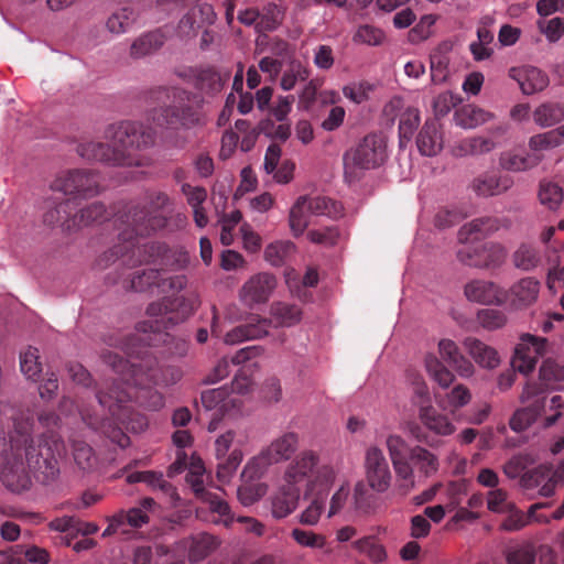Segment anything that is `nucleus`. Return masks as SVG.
<instances>
[{
    "mask_svg": "<svg viewBox=\"0 0 564 564\" xmlns=\"http://www.w3.org/2000/svg\"><path fill=\"white\" fill-rule=\"evenodd\" d=\"M11 412L13 431L6 437L0 426V468L3 485L12 492L29 490L32 480L29 471L43 485H50L59 476L57 455L62 447L59 437L53 433H44L36 441L32 436L34 419L30 411H17L9 404L3 406L1 414Z\"/></svg>",
    "mask_w": 564,
    "mask_h": 564,
    "instance_id": "nucleus-1",
    "label": "nucleus"
},
{
    "mask_svg": "<svg viewBox=\"0 0 564 564\" xmlns=\"http://www.w3.org/2000/svg\"><path fill=\"white\" fill-rule=\"evenodd\" d=\"M170 203L167 194L156 192L150 194L144 202H131L119 209L116 221L119 223L118 239L120 243L97 259V268L104 270L117 261L128 268L142 263H154L160 269L169 265L171 250L165 243L150 242L137 246L135 240L165 228L169 219L165 209Z\"/></svg>",
    "mask_w": 564,
    "mask_h": 564,
    "instance_id": "nucleus-2",
    "label": "nucleus"
},
{
    "mask_svg": "<svg viewBox=\"0 0 564 564\" xmlns=\"http://www.w3.org/2000/svg\"><path fill=\"white\" fill-rule=\"evenodd\" d=\"M138 361H130L117 352L102 351L101 359L119 377L132 383L135 400L140 406L159 411L164 406V397L154 387H166L181 379V371L174 367L160 366L156 357L147 348L134 349Z\"/></svg>",
    "mask_w": 564,
    "mask_h": 564,
    "instance_id": "nucleus-3",
    "label": "nucleus"
},
{
    "mask_svg": "<svg viewBox=\"0 0 564 564\" xmlns=\"http://www.w3.org/2000/svg\"><path fill=\"white\" fill-rule=\"evenodd\" d=\"M194 305L193 301H187L183 296H164L160 301L149 304L147 313L156 319L139 323L137 330L141 334H133L130 337L109 335L104 340L108 346L120 347L128 356H132L135 341L149 347L165 343L169 334L163 329L167 328V324H176L180 315L184 317L185 314L192 313L195 308Z\"/></svg>",
    "mask_w": 564,
    "mask_h": 564,
    "instance_id": "nucleus-4",
    "label": "nucleus"
},
{
    "mask_svg": "<svg viewBox=\"0 0 564 564\" xmlns=\"http://www.w3.org/2000/svg\"><path fill=\"white\" fill-rule=\"evenodd\" d=\"M156 99L165 98L169 105L153 108L150 120L159 127L191 130L206 124L202 100L195 94L177 87H159L152 91Z\"/></svg>",
    "mask_w": 564,
    "mask_h": 564,
    "instance_id": "nucleus-5",
    "label": "nucleus"
},
{
    "mask_svg": "<svg viewBox=\"0 0 564 564\" xmlns=\"http://www.w3.org/2000/svg\"><path fill=\"white\" fill-rule=\"evenodd\" d=\"M131 388L133 386L128 379L118 377L107 391L98 389L96 397L100 406L108 409L111 417L124 424L131 432L140 433L148 427L149 422L145 415L129 411L128 403L134 402L140 405L135 400V392Z\"/></svg>",
    "mask_w": 564,
    "mask_h": 564,
    "instance_id": "nucleus-6",
    "label": "nucleus"
},
{
    "mask_svg": "<svg viewBox=\"0 0 564 564\" xmlns=\"http://www.w3.org/2000/svg\"><path fill=\"white\" fill-rule=\"evenodd\" d=\"M386 149L383 137L371 133L366 135L356 148L346 151L343 156L346 182L355 183L367 170L380 166L387 158Z\"/></svg>",
    "mask_w": 564,
    "mask_h": 564,
    "instance_id": "nucleus-7",
    "label": "nucleus"
},
{
    "mask_svg": "<svg viewBox=\"0 0 564 564\" xmlns=\"http://www.w3.org/2000/svg\"><path fill=\"white\" fill-rule=\"evenodd\" d=\"M105 139L111 142L113 149L133 156H143L138 152L151 148L155 142V134L150 128L127 120L109 124L105 130Z\"/></svg>",
    "mask_w": 564,
    "mask_h": 564,
    "instance_id": "nucleus-8",
    "label": "nucleus"
},
{
    "mask_svg": "<svg viewBox=\"0 0 564 564\" xmlns=\"http://www.w3.org/2000/svg\"><path fill=\"white\" fill-rule=\"evenodd\" d=\"M546 346V339L539 338L530 334L521 337V343L514 349L512 358V369H509L498 377V388L506 391L513 384L516 380V370L521 373L531 372L539 359L543 355Z\"/></svg>",
    "mask_w": 564,
    "mask_h": 564,
    "instance_id": "nucleus-9",
    "label": "nucleus"
},
{
    "mask_svg": "<svg viewBox=\"0 0 564 564\" xmlns=\"http://www.w3.org/2000/svg\"><path fill=\"white\" fill-rule=\"evenodd\" d=\"M76 152L86 161L100 162L110 166L142 167L149 165V158L123 153L119 149H113L112 144L100 141L83 140L77 144Z\"/></svg>",
    "mask_w": 564,
    "mask_h": 564,
    "instance_id": "nucleus-10",
    "label": "nucleus"
},
{
    "mask_svg": "<svg viewBox=\"0 0 564 564\" xmlns=\"http://www.w3.org/2000/svg\"><path fill=\"white\" fill-rule=\"evenodd\" d=\"M51 188L65 195L90 198L100 192V177L94 170L74 169L58 174Z\"/></svg>",
    "mask_w": 564,
    "mask_h": 564,
    "instance_id": "nucleus-11",
    "label": "nucleus"
},
{
    "mask_svg": "<svg viewBox=\"0 0 564 564\" xmlns=\"http://www.w3.org/2000/svg\"><path fill=\"white\" fill-rule=\"evenodd\" d=\"M505 257V248L496 242H485L477 246L465 243L457 251L459 262L479 269L497 267L503 261Z\"/></svg>",
    "mask_w": 564,
    "mask_h": 564,
    "instance_id": "nucleus-12",
    "label": "nucleus"
},
{
    "mask_svg": "<svg viewBox=\"0 0 564 564\" xmlns=\"http://www.w3.org/2000/svg\"><path fill=\"white\" fill-rule=\"evenodd\" d=\"M365 469L367 484L375 492L383 494L390 488L392 474L388 460L379 447L371 446L367 449Z\"/></svg>",
    "mask_w": 564,
    "mask_h": 564,
    "instance_id": "nucleus-13",
    "label": "nucleus"
},
{
    "mask_svg": "<svg viewBox=\"0 0 564 564\" xmlns=\"http://www.w3.org/2000/svg\"><path fill=\"white\" fill-rule=\"evenodd\" d=\"M200 400L206 410H215L208 424L209 432L217 430L218 423L230 408H239L241 404L240 399L231 395L227 387L204 391Z\"/></svg>",
    "mask_w": 564,
    "mask_h": 564,
    "instance_id": "nucleus-14",
    "label": "nucleus"
},
{
    "mask_svg": "<svg viewBox=\"0 0 564 564\" xmlns=\"http://www.w3.org/2000/svg\"><path fill=\"white\" fill-rule=\"evenodd\" d=\"M510 220L506 217L486 216L475 218L465 224L458 231V240L467 243L486 238L502 228H509Z\"/></svg>",
    "mask_w": 564,
    "mask_h": 564,
    "instance_id": "nucleus-15",
    "label": "nucleus"
},
{
    "mask_svg": "<svg viewBox=\"0 0 564 564\" xmlns=\"http://www.w3.org/2000/svg\"><path fill=\"white\" fill-rule=\"evenodd\" d=\"M275 286L276 279L273 274L267 272L254 274L245 282L240 292L241 300L249 306L265 303Z\"/></svg>",
    "mask_w": 564,
    "mask_h": 564,
    "instance_id": "nucleus-16",
    "label": "nucleus"
},
{
    "mask_svg": "<svg viewBox=\"0 0 564 564\" xmlns=\"http://www.w3.org/2000/svg\"><path fill=\"white\" fill-rule=\"evenodd\" d=\"M466 297L484 305H501L507 300V292L492 281L473 280L464 288Z\"/></svg>",
    "mask_w": 564,
    "mask_h": 564,
    "instance_id": "nucleus-17",
    "label": "nucleus"
},
{
    "mask_svg": "<svg viewBox=\"0 0 564 564\" xmlns=\"http://www.w3.org/2000/svg\"><path fill=\"white\" fill-rule=\"evenodd\" d=\"M271 321L258 315L251 316L246 324L236 326L224 338L227 345H237L245 340L260 339L268 335Z\"/></svg>",
    "mask_w": 564,
    "mask_h": 564,
    "instance_id": "nucleus-18",
    "label": "nucleus"
},
{
    "mask_svg": "<svg viewBox=\"0 0 564 564\" xmlns=\"http://www.w3.org/2000/svg\"><path fill=\"white\" fill-rule=\"evenodd\" d=\"M319 456L314 451H303L288 466L284 480L296 486L297 484L313 478Z\"/></svg>",
    "mask_w": 564,
    "mask_h": 564,
    "instance_id": "nucleus-19",
    "label": "nucleus"
},
{
    "mask_svg": "<svg viewBox=\"0 0 564 564\" xmlns=\"http://www.w3.org/2000/svg\"><path fill=\"white\" fill-rule=\"evenodd\" d=\"M509 76L517 80L524 95H533L542 91L549 85L547 75L533 66L512 67Z\"/></svg>",
    "mask_w": 564,
    "mask_h": 564,
    "instance_id": "nucleus-20",
    "label": "nucleus"
},
{
    "mask_svg": "<svg viewBox=\"0 0 564 564\" xmlns=\"http://www.w3.org/2000/svg\"><path fill=\"white\" fill-rule=\"evenodd\" d=\"M465 351L481 368L495 369L500 364V356L496 348L487 345L482 340L467 336L462 341Z\"/></svg>",
    "mask_w": 564,
    "mask_h": 564,
    "instance_id": "nucleus-21",
    "label": "nucleus"
},
{
    "mask_svg": "<svg viewBox=\"0 0 564 564\" xmlns=\"http://www.w3.org/2000/svg\"><path fill=\"white\" fill-rule=\"evenodd\" d=\"M297 445L299 436L296 433H284L262 451L260 458L269 465L286 460L295 453Z\"/></svg>",
    "mask_w": 564,
    "mask_h": 564,
    "instance_id": "nucleus-22",
    "label": "nucleus"
},
{
    "mask_svg": "<svg viewBox=\"0 0 564 564\" xmlns=\"http://www.w3.org/2000/svg\"><path fill=\"white\" fill-rule=\"evenodd\" d=\"M438 351L443 360H445L460 377L470 378L474 376V364L460 352L454 340L442 339L438 343Z\"/></svg>",
    "mask_w": 564,
    "mask_h": 564,
    "instance_id": "nucleus-23",
    "label": "nucleus"
},
{
    "mask_svg": "<svg viewBox=\"0 0 564 564\" xmlns=\"http://www.w3.org/2000/svg\"><path fill=\"white\" fill-rule=\"evenodd\" d=\"M301 490L297 486L285 482L272 497L271 511L275 519H283L297 507Z\"/></svg>",
    "mask_w": 564,
    "mask_h": 564,
    "instance_id": "nucleus-24",
    "label": "nucleus"
},
{
    "mask_svg": "<svg viewBox=\"0 0 564 564\" xmlns=\"http://www.w3.org/2000/svg\"><path fill=\"white\" fill-rule=\"evenodd\" d=\"M416 145L422 155L434 156L443 149V139L436 119L426 120L416 138Z\"/></svg>",
    "mask_w": 564,
    "mask_h": 564,
    "instance_id": "nucleus-25",
    "label": "nucleus"
},
{
    "mask_svg": "<svg viewBox=\"0 0 564 564\" xmlns=\"http://www.w3.org/2000/svg\"><path fill=\"white\" fill-rule=\"evenodd\" d=\"M48 561V552L35 545L26 549L17 546L0 554V564H47Z\"/></svg>",
    "mask_w": 564,
    "mask_h": 564,
    "instance_id": "nucleus-26",
    "label": "nucleus"
},
{
    "mask_svg": "<svg viewBox=\"0 0 564 564\" xmlns=\"http://www.w3.org/2000/svg\"><path fill=\"white\" fill-rule=\"evenodd\" d=\"M540 291V283L534 278H523L514 283L507 292V297L511 300V304L517 308L527 307L533 304Z\"/></svg>",
    "mask_w": 564,
    "mask_h": 564,
    "instance_id": "nucleus-27",
    "label": "nucleus"
},
{
    "mask_svg": "<svg viewBox=\"0 0 564 564\" xmlns=\"http://www.w3.org/2000/svg\"><path fill=\"white\" fill-rule=\"evenodd\" d=\"M419 417L423 425L437 435L447 436L454 433L455 426L448 417L432 405H422Z\"/></svg>",
    "mask_w": 564,
    "mask_h": 564,
    "instance_id": "nucleus-28",
    "label": "nucleus"
},
{
    "mask_svg": "<svg viewBox=\"0 0 564 564\" xmlns=\"http://www.w3.org/2000/svg\"><path fill=\"white\" fill-rule=\"evenodd\" d=\"M511 180L496 174H482L473 181V189L479 196L488 197L505 193L511 187Z\"/></svg>",
    "mask_w": 564,
    "mask_h": 564,
    "instance_id": "nucleus-29",
    "label": "nucleus"
},
{
    "mask_svg": "<svg viewBox=\"0 0 564 564\" xmlns=\"http://www.w3.org/2000/svg\"><path fill=\"white\" fill-rule=\"evenodd\" d=\"M165 37L159 30L147 32L137 37L130 46V56L134 59L153 54L163 46Z\"/></svg>",
    "mask_w": 564,
    "mask_h": 564,
    "instance_id": "nucleus-30",
    "label": "nucleus"
},
{
    "mask_svg": "<svg viewBox=\"0 0 564 564\" xmlns=\"http://www.w3.org/2000/svg\"><path fill=\"white\" fill-rule=\"evenodd\" d=\"M546 406V398L538 397L530 406L518 409L509 421V426L514 432L527 430Z\"/></svg>",
    "mask_w": 564,
    "mask_h": 564,
    "instance_id": "nucleus-31",
    "label": "nucleus"
},
{
    "mask_svg": "<svg viewBox=\"0 0 564 564\" xmlns=\"http://www.w3.org/2000/svg\"><path fill=\"white\" fill-rule=\"evenodd\" d=\"M229 76V72L221 74L214 67L202 68L196 75V87L206 94L215 95L221 91Z\"/></svg>",
    "mask_w": 564,
    "mask_h": 564,
    "instance_id": "nucleus-32",
    "label": "nucleus"
},
{
    "mask_svg": "<svg viewBox=\"0 0 564 564\" xmlns=\"http://www.w3.org/2000/svg\"><path fill=\"white\" fill-rule=\"evenodd\" d=\"M499 145L498 141L487 137H471L463 139L455 148L458 156H476L491 152Z\"/></svg>",
    "mask_w": 564,
    "mask_h": 564,
    "instance_id": "nucleus-33",
    "label": "nucleus"
},
{
    "mask_svg": "<svg viewBox=\"0 0 564 564\" xmlns=\"http://www.w3.org/2000/svg\"><path fill=\"white\" fill-rule=\"evenodd\" d=\"M75 209V203L70 199H64L58 203L54 208L48 209L43 220L48 226H62L66 230L75 229V226H70L73 220V210Z\"/></svg>",
    "mask_w": 564,
    "mask_h": 564,
    "instance_id": "nucleus-34",
    "label": "nucleus"
},
{
    "mask_svg": "<svg viewBox=\"0 0 564 564\" xmlns=\"http://www.w3.org/2000/svg\"><path fill=\"white\" fill-rule=\"evenodd\" d=\"M137 19L138 14L133 8L122 7L108 17L106 28L110 33L120 35L130 31Z\"/></svg>",
    "mask_w": 564,
    "mask_h": 564,
    "instance_id": "nucleus-35",
    "label": "nucleus"
},
{
    "mask_svg": "<svg viewBox=\"0 0 564 564\" xmlns=\"http://www.w3.org/2000/svg\"><path fill=\"white\" fill-rule=\"evenodd\" d=\"M216 536L208 533H198L191 538L188 549V560L191 562H200L210 555L218 546Z\"/></svg>",
    "mask_w": 564,
    "mask_h": 564,
    "instance_id": "nucleus-36",
    "label": "nucleus"
},
{
    "mask_svg": "<svg viewBox=\"0 0 564 564\" xmlns=\"http://www.w3.org/2000/svg\"><path fill=\"white\" fill-rule=\"evenodd\" d=\"M199 13L200 18L205 19L207 24H213L215 21V12L210 4L202 3L192 8L180 21V31L185 35L195 34L200 28L195 22V14Z\"/></svg>",
    "mask_w": 564,
    "mask_h": 564,
    "instance_id": "nucleus-37",
    "label": "nucleus"
},
{
    "mask_svg": "<svg viewBox=\"0 0 564 564\" xmlns=\"http://www.w3.org/2000/svg\"><path fill=\"white\" fill-rule=\"evenodd\" d=\"M107 217L108 213L106 206L100 202H95L75 212L70 226H75L76 229L95 223H102Z\"/></svg>",
    "mask_w": 564,
    "mask_h": 564,
    "instance_id": "nucleus-38",
    "label": "nucleus"
},
{
    "mask_svg": "<svg viewBox=\"0 0 564 564\" xmlns=\"http://www.w3.org/2000/svg\"><path fill=\"white\" fill-rule=\"evenodd\" d=\"M451 46L447 43L438 45L431 54V79L434 84H442L447 79L449 57L447 55Z\"/></svg>",
    "mask_w": 564,
    "mask_h": 564,
    "instance_id": "nucleus-39",
    "label": "nucleus"
},
{
    "mask_svg": "<svg viewBox=\"0 0 564 564\" xmlns=\"http://www.w3.org/2000/svg\"><path fill=\"white\" fill-rule=\"evenodd\" d=\"M494 115L474 105L463 106L456 112V123L464 129H473L491 120Z\"/></svg>",
    "mask_w": 564,
    "mask_h": 564,
    "instance_id": "nucleus-40",
    "label": "nucleus"
},
{
    "mask_svg": "<svg viewBox=\"0 0 564 564\" xmlns=\"http://www.w3.org/2000/svg\"><path fill=\"white\" fill-rule=\"evenodd\" d=\"M410 460L424 477H431L438 470L437 456L420 445L412 447Z\"/></svg>",
    "mask_w": 564,
    "mask_h": 564,
    "instance_id": "nucleus-41",
    "label": "nucleus"
},
{
    "mask_svg": "<svg viewBox=\"0 0 564 564\" xmlns=\"http://www.w3.org/2000/svg\"><path fill=\"white\" fill-rule=\"evenodd\" d=\"M512 263L522 271H532L541 263V254L536 247L521 243L512 254Z\"/></svg>",
    "mask_w": 564,
    "mask_h": 564,
    "instance_id": "nucleus-42",
    "label": "nucleus"
},
{
    "mask_svg": "<svg viewBox=\"0 0 564 564\" xmlns=\"http://www.w3.org/2000/svg\"><path fill=\"white\" fill-rule=\"evenodd\" d=\"M564 143V124L544 133H539L530 138L529 147L533 151H545Z\"/></svg>",
    "mask_w": 564,
    "mask_h": 564,
    "instance_id": "nucleus-43",
    "label": "nucleus"
},
{
    "mask_svg": "<svg viewBox=\"0 0 564 564\" xmlns=\"http://www.w3.org/2000/svg\"><path fill=\"white\" fill-rule=\"evenodd\" d=\"M306 206V196H300L292 206L289 216L290 228L295 237L301 236L307 228L310 220Z\"/></svg>",
    "mask_w": 564,
    "mask_h": 564,
    "instance_id": "nucleus-44",
    "label": "nucleus"
},
{
    "mask_svg": "<svg viewBox=\"0 0 564 564\" xmlns=\"http://www.w3.org/2000/svg\"><path fill=\"white\" fill-rule=\"evenodd\" d=\"M368 484L358 481L354 488L352 503L356 511L360 513L371 512L377 505V497Z\"/></svg>",
    "mask_w": 564,
    "mask_h": 564,
    "instance_id": "nucleus-45",
    "label": "nucleus"
},
{
    "mask_svg": "<svg viewBox=\"0 0 564 564\" xmlns=\"http://www.w3.org/2000/svg\"><path fill=\"white\" fill-rule=\"evenodd\" d=\"M127 481L129 484L144 482L152 489H160L165 494L173 490V486L164 479L163 474L153 470L133 471L128 475Z\"/></svg>",
    "mask_w": 564,
    "mask_h": 564,
    "instance_id": "nucleus-46",
    "label": "nucleus"
},
{
    "mask_svg": "<svg viewBox=\"0 0 564 564\" xmlns=\"http://www.w3.org/2000/svg\"><path fill=\"white\" fill-rule=\"evenodd\" d=\"M533 118L541 127L554 126L564 120V105L543 104L534 110Z\"/></svg>",
    "mask_w": 564,
    "mask_h": 564,
    "instance_id": "nucleus-47",
    "label": "nucleus"
},
{
    "mask_svg": "<svg viewBox=\"0 0 564 564\" xmlns=\"http://www.w3.org/2000/svg\"><path fill=\"white\" fill-rule=\"evenodd\" d=\"M202 499L208 505V508L213 513L218 514L219 518L214 519L216 523H223L225 527L231 525L234 522V516L227 501L213 492H204Z\"/></svg>",
    "mask_w": 564,
    "mask_h": 564,
    "instance_id": "nucleus-48",
    "label": "nucleus"
},
{
    "mask_svg": "<svg viewBox=\"0 0 564 564\" xmlns=\"http://www.w3.org/2000/svg\"><path fill=\"white\" fill-rule=\"evenodd\" d=\"M425 368L429 375L443 388H448L455 379L453 372L434 355L425 357Z\"/></svg>",
    "mask_w": 564,
    "mask_h": 564,
    "instance_id": "nucleus-49",
    "label": "nucleus"
},
{
    "mask_svg": "<svg viewBox=\"0 0 564 564\" xmlns=\"http://www.w3.org/2000/svg\"><path fill=\"white\" fill-rule=\"evenodd\" d=\"M308 77L310 69L301 61L292 59L281 77L280 85L283 90H291L297 82H305Z\"/></svg>",
    "mask_w": 564,
    "mask_h": 564,
    "instance_id": "nucleus-50",
    "label": "nucleus"
},
{
    "mask_svg": "<svg viewBox=\"0 0 564 564\" xmlns=\"http://www.w3.org/2000/svg\"><path fill=\"white\" fill-rule=\"evenodd\" d=\"M39 359V349L34 347H29L25 351L20 354V368L29 380L36 381L42 372V365Z\"/></svg>",
    "mask_w": 564,
    "mask_h": 564,
    "instance_id": "nucleus-51",
    "label": "nucleus"
},
{
    "mask_svg": "<svg viewBox=\"0 0 564 564\" xmlns=\"http://www.w3.org/2000/svg\"><path fill=\"white\" fill-rule=\"evenodd\" d=\"M337 474L338 468L336 466L329 463L319 464L318 462L313 478L308 480V486L311 489H314L315 487H322L324 490H328L334 484Z\"/></svg>",
    "mask_w": 564,
    "mask_h": 564,
    "instance_id": "nucleus-52",
    "label": "nucleus"
},
{
    "mask_svg": "<svg viewBox=\"0 0 564 564\" xmlns=\"http://www.w3.org/2000/svg\"><path fill=\"white\" fill-rule=\"evenodd\" d=\"M413 464L410 459L392 463L401 494L406 495L415 486Z\"/></svg>",
    "mask_w": 564,
    "mask_h": 564,
    "instance_id": "nucleus-53",
    "label": "nucleus"
},
{
    "mask_svg": "<svg viewBox=\"0 0 564 564\" xmlns=\"http://www.w3.org/2000/svg\"><path fill=\"white\" fill-rule=\"evenodd\" d=\"M73 457L76 465L83 470H89L96 465V456L89 444L80 440L72 441Z\"/></svg>",
    "mask_w": 564,
    "mask_h": 564,
    "instance_id": "nucleus-54",
    "label": "nucleus"
},
{
    "mask_svg": "<svg viewBox=\"0 0 564 564\" xmlns=\"http://www.w3.org/2000/svg\"><path fill=\"white\" fill-rule=\"evenodd\" d=\"M295 250V246L291 241H276L270 243L264 250V258L272 265H282L285 259Z\"/></svg>",
    "mask_w": 564,
    "mask_h": 564,
    "instance_id": "nucleus-55",
    "label": "nucleus"
},
{
    "mask_svg": "<svg viewBox=\"0 0 564 564\" xmlns=\"http://www.w3.org/2000/svg\"><path fill=\"white\" fill-rule=\"evenodd\" d=\"M384 39V32L380 28L370 24L359 25L352 36L355 43L369 46H379L383 43Z\"/></svg>",
    "mask_w": 564,
    "mask_h": 564,
    "instance_id": "nucleus-56",
    "label": "nucleus"
},
{
    "mask_svg": "<svg viewBox=\"0 0 564 564\" xmlns=\"http://www.w3.org/2000/svg\"><path fill=\"white\" fill-rule=\"evenodd\" d=\"M540 380L544 388H555L557 382L564 380V367L553 360H545L540 368Z\"/></svg>",
    "mask_w": 564,
    "mask_h": 564,
    "instance_id": "nucleus-57",
    "label": "nucleus"
},
{
    "mask_svg": "<svg viewBox=\"0 0 564 564\" xmlns=\"http://www.w3.org/2000/svg\"><path fill=\"white\" fill-rule=\"evenodd\" d=\"M420 123V112L416 108H408L400 118L399 137L400 142L410 141Z\"/></svg>",
    "mask_w": 564,
    "mask_h": 564,
    "instance_id": "nucleus-58",
    "label": "nucleus"
},
{
    "mask_svg": "<svg viewBox=\"0 0 564 564\" xmlns=\"http://www.w3.org/2000/svg\"><path fill=\"white\" fill-rule=\"evenodd\" d=\"M217 477L221 481H227L235 474L242 460V452L235 448L228 456L217 458Z\"/></svg>",
    "mask_w": 564,
    "mask_h": 564,
    "instance_id": "nucleus-59",
    "label": "nucleus"
},
{
    "mask_svg": "<svg viewBox=\"0 0 564 564\" xmlns=\"http://www.w3.org/2000/svg\"><path fill=\"white\" fill-rule=\"evenodd\" d=\"M272 315L280 326H292L301 319V310L296 305L276 303L272 306Z\"/></svg>",
    "mask_w": 564,
    "mask_h": 564,
    "instance_id": "nucleus-60",
    "label": "nucleus"
},
{
    "mask_svg": "<svg viewBox=\"0 0 564 564\" xmlns=\"http://www.w3.org/2000/svg\"><path fill=\"white\" fill-rule=\"evenodd\" d=\"M391 463L410 459L412 447L400 436L391 434L386 440Z\"/></svg>",
    "mask_w": 564,
    "mask_h": 564,
    "instance_id": "nucleus-61",
    "label": "nucleus"
},
{
    "mask_svg": "<svg viewBox=\"0 0 564 564\" xmlns=\"http://www.w3.org/2000/svg\"><path fill=\"white\" fill-rule=\"evenodd\" d=\"M159 278V269H144L142 271H137L130 280V288L137 292H144L153 285L158 286Z\"/></svg>",
    "mask_w": 564,
    "mask_h": 564,
    "instance_id": "nucleus-62",
    "label": "nucleus"
},
{
    "mask_svg": "<svg viewBox=\"0 0 564 564\" xmlns=\"http://www.w3.org/2000/svg\"><path fill=\"white\" fill-rule=\"evenodd\" d=\"M539 198L543 205H546L550 209H555L562 203L563 189L555 183L542 182L540 185Z\"/></svg>",
    "mask_w": 564,
    "mask_h": 564,
    "instance_id": "nucleus-63",
    "label": "nucleus"
},
{
    "mask_svg": "<svg viewBox=\"0 0 564 564\" xmlns=\"http://www.w3.org/2000/svg\"><path fill=\"white\" fill-rule=\"evenodd\" d=\"M477 321L485 329L495 330L505 326L507 316L499 310L482 308L477 313Z\"/></svg>",
    "mask_w": 564,
    "mask_h": 564,
    "instance_id": "nucleus-64",
    "label": "nucleus"
}]
</instances>
